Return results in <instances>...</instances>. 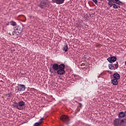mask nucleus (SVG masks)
Here are the masks:
<instances>
[{
  "instance_id": "nucleus-1",
  "label": "nucleus",
  "mask_w": 126,
  "mask_h": 126,
  "mask_svg": "<svg viewBox=\"0 0 126 126\" xmlns=\"http://www.w3.org/2000/svg\"><path fill=\"white\" fill-rule=\"evenodd\" d=\"M125 122H126V111L121 112L119 114V118L114 121V126H122Z\"/></svg>"
},
{
  "instance_id": "nucleus-2",
  "label": "nucleus",
  "mask_w": 126,
  "mask_h": 126,
  "mask_svg": "<svg viewBox=\"0 0 126 126\" xmlns=\"http://www.w3.org/2000/svg\"><path fill=\"white\" fill-rule=\"evenodd\" d=\"M108 4L109 5L110 7L113 6V8L117 9L120 8L121 4H122V1L120 0H108Z\"/></svg>"
},
{
  "instance_id": "nucleus-3",
  "label": "nucleus",
  "mask_w": 126,
  "mask_h": 126,
  "mask_svg": "<svg viewBox=\"0 0 126 126\" xmlns=\"http://www.w3.org/2000/svg\"><path fill=\"white\" fill-rule=\"evenodd\" d=\"M22 30H23V28L21 26H16L14 29L12 35H19L22 32Z\"/></svg>"
},
{
  "instance_id": "nucleus-4",
  "label": "nucleus",
  "mask_w": 126,
  "mask_h": 126,
  "mask_svg": "<svg viewBox=\"0 0 126 126\" xmlns=\"http://www.w3.org/2000/svg\"><path fill=\"white\" fill-rule=\"evenodd\" d=\"M65 68V65L64 64H62V66L57 70V74L59 75H63L65 73V71L64 70Z\"/></svg>"
},
{
  "instance_id": "nucleus-5",
  "label": "nucleus",
  "mask_w": 126,
  "mask_h": 126,
  "mask_svg": "<svg viewBox=\"0 0 126 126\" xmlns=\"http://www.w3.org/2000/svg\"><path fill=\"white\" fill-rule=\"evenodd\" d=\"M25 89H26L25 85L18 84V86L16 87L15 90H18V91L21 92L22 91H25Z\"/></svg>"
},
{
  "instance_id": "nucleus-6",
  "label": "nucleus",
  "mask_w": 126,
  "mask_h": 126,
  "mask_svg": "<svg viewBox=\"0 0 126 126\" xmlns=\"http://www.w3.org/2000/svg\"><path fill=\"white\" fill-rule=\"evenodd\" d=\"M18 110H23L25 108V102L24 101L21 100L19 101L18 103Z\"/></svg>"
},
{
  "instance_id": "nucleus-7",
  "label": "nucleus",
  "mask_w": 126,
  "mask_h": 126,
  "mask_svg": "<svg viewBox=\"0 0 126 126\" xmlns=\"http://www.w3.org/2000/svg\"><path fill=\"white\" fill-rule=\"evenodd\" d=\"M48 1L47 0H43L41 1L40 4L39 5L40 7L41 8H45L48 6Z\"/></svg>"
},
{
  "instance_id": "nucleus-8",
  "label": "nucleus",
  "mask_w": 126,
  "mask_h": 126,
  "mask_svg": "<svg viewBox=\"0 0 126 126\" xmlns=\"http://www.w3.org/2000/svg\"><path fill=\"white\" fill-rule=\"evenodd\" d=\"M63 66V64H59L58 63H54L52 65V68L54 70L58 71L60 67Z\"/></svg>"
},
{
  "instance_id": "nucleus-9",
  "label": "nucleus",
  "mask_w": 126,
  "mask_h": 126,
  "mask_svg": "<svg viewBox=\"0 0 126 126\" xmlns=\"http://www.w3.org/2000/svg\"><path fill=\"white\" fill-rule=\"evenodd\" d=\"M61 120L63 122H65L66 125H68L69 124V120L68 119V117L65 115H63L61 117Z\"/></svg>"
},
{
  "instance_id": "nucleus-10",
  "label": "nucleus",
  "mask_w": 126,
  "mask_h": 126,
  "mask_svg": "<svg viewBox=\"0 0 126 126\" xmlns=\"http://www.w3.org/2000/svg\"><path fill=\"white\" fill-rule=\"evenodd\" d=\"M107 61L110 63H115L116 61H117V57L113 56L112 57H109L107 58Z\"/></svg>"
},
{
  "instance_id": "nucleus-11",
  "label": "nucleus",
  "mask_w": 126,
  "mask_h": 126,
  "mask_svg": "<svg viewBox=\"0 0 126 126\" xmlns=\"http://www.w3.org/2000/svg\"><path fill=\"white\" fill-rule=\"evenodd\" d=\"M113 79L119 80L121 78V75L118 73H115L113 75Z\"/></svg>"
},
{
  "instance_id": "nucleus-12",
  "label": "nucleus",
  "mask_w": 126,
  "mask_h": 126,
  "mask_svg": "<svg viewBox=\"0 0 126 126\" xmlns=\"http://www.w3.org/2000/svg\"><path fill=\"white\" fill-rule=\"evenodd\" d=\"M52 1L57 4H63L64 2V0H52Z\"/></svg>"
},
{
  "instance_id": "nucleus-13",
  "label": "nucleus",
  "mask_w": 126,
  "mask_h": 126,
  "mask_svg": "<svg viewBox=\"0 0 126 126\" xmlns=\"http://www.w3.org/2000/svg\"><path fill=\"white\" fill-rule=\"evenodd\" d=\"M114 64H113V63H111V64H108V67H109V69H110V70H113V69L114 70H115V67H114Z\"/></svg>"
},
{
  "instance_id": "nucleus-14",
  "label": "nucleus",
  "mask_w": 126,
  "mask_h": 126,
  "mask_svg": "<svg viewBox=\"0 0 126 126\" xmlns=\"http://www.w3.org/2000/svg\"><path fill=\"white\" fill-rule=\"evenodd\" d=\"M63 50L65 52H67L68 50V46H67V44H66L63 46Z\"/></svg>"
},
{
  "instance_id": "nucleus-15",
  "label": "nucleus",
  "mask_w": 126,
  "mask_h": 126,
  "mask_svg": "<svg viewBox=\"0 0 126 126\" xmlns=\"http://www.w3.org/2000/svg\"><path fill=\"white\" fill-rule=\"evenodd\" d=\"M112 83L113 85H118V80L116 79H113L111 80Z\"/></svg>"
},
{
  "instance_id": "nucleus-16",
  "label": "nucleus",
  "mask_w": 126,
  "mask_h": 126,
  "mask_svg": "<svg viewBox=\"0 0 126 126\" xmlns=\"http://www.w3.org/2000/svg\"><path fill=\"white\" fill-rule=\"evenodd\" d=\"M10 25H12V26H16L17 25V23H16L15 21H11L9 22Z\"/></svg>"
},
{
  "instance_id": "nucleus-17",
  "label": "nucleus",
  "mask_w": 126,
  "mask_h": 126,
  "mask_svg": "<svg viewBox=\"0 0 126 126\" xmlns=\"http://www.w3.org/2000/svg\"><path fill=\"white\" fill-rule=\"evenodd\" d=\"M12 106H13V107L14 108H16V109H18V108H19L18 103H17L16 102H14V103L13 104Z\"/></svg>"
},
{
  "instance_id": "nucleus-18",
  "label": "nucleus",
  "mask_w": 126,
  "mask_h": 126,
  "mask_svg": "<svg viewBox=\"0 0 126 126\" xmlns=\"http://www.w3.org/2000/svg\"><path fill=\"white\" fill-rule=\"evenodd\" d=\"M5 96H7V97H8L9 98H11V97H12V94L11 93H9L5 94Z\"/></svg>"
},
{
  "instance_id": "nucleus-19",
  "label": "nucleus",
  "mask_w": 126,
  "mask_h": 126,
  "mask_svg": "<svg viewBox=\"0 0 126 126\" xmlns=\"http://www.w3.org/2000/svg\"><path fill=\"white\" fill-rule=\"evenodd\" d=\"M43 122H44V118H42L41 119L39 120L38 123L39 124V125H41Z\"/></svg>"
},
{
  "instance_id": "nucleus-20",
  "label": "nucleus",
  "mask_w": 126,
  "mask_h": 126,
  "mask_svg": "<svg viewBox=\"0 0 126 126\" xmlns=\"http://www.w3.org/2000/svg\"><path fill=\"white\" fill-rule=\"evenodd\" d=\"M114 65L117 69V68H118V67H119V63L118 62H117V63L115 64Z\"/></svg>"
},
{
  "instance_id": "nucleus-21",
  "label": "nucleus",
  "mask_w": 126,
  "mask_h": 126,
  "mask_svg": "<svg viewBox=\"0 0 126 126\" xmlns=\"http://www.w3.org/2000/svg\"><path fill=\"white\" fill-rule=\"evenodd\" d=\"M40 126V124L39 123V122L36 123L33 125V126Z\"/></svg>"
},
{
  "instance_id": "nucleus-22",
  "label": "nucleus",
  "mask_w": 126,
  "mask_h": 126,
  "mask_svg": "<svg viewBox=\"0 0 126 126\" xmlns=\"http://www.w3.org/2000/svg\"><path fill=\"white\" fill-rule=\"evenodd\" d=\"M92 0L94 2L95 4H97V3H98V0Z\"/></svg>"
},
{
  "instance_id": "nucleus-23",
  "label": "nucleus",
  "mask_w": 126,
  "mask_h": 126,
  "mask_svg": "<svg viewBox=\"0 0 126 126\" xmlns=\"http://www.w3.org/2000/svg\"><path fill=\"white\" fill-rule=\"evenodd\" d=\"M78 103V104H79V107H82V104H81V103H78V102H77Z\"/></svg>"
},
{
  "instance_id": "nucleus-24",
  "label": "nucleus",
  "mask_w": 126,
  "mask_h": 126,
  "mask_svg": "<svg viewBox=\"0 0 126 126\" xmlns=\"http://www.w3.org/2000/svg\"><path fill=\"white\" fill-rule=\"evenodd\" d=\"M7 25H9V24H7Z\"/></svg>"
}]
</instances>
